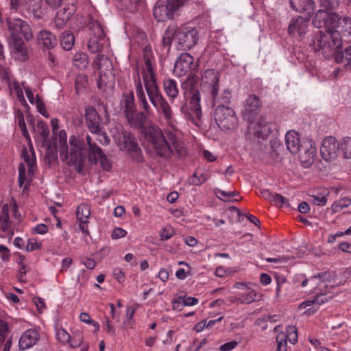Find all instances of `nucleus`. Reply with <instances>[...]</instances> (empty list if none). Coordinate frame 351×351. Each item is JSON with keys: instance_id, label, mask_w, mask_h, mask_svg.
I'll use <instances>...</instances> for the list:
<instances>
[{"instance_id": "1", "label": "nucleus", "mask_w": 351, "mask_h": 351, "mask_svg": "<svg viewBox=\"0 0 351 351\" xmlns=\"http://www.w3.org/2000/svg\"><path fill=\"white\" fill-rule=\"evenodd\" d=\"M135 79V89L137 99L144 112L134 111L125 116L128 123L134 128H141L144 138L152 147L158 156L169 158L173 154V149L167 141L162 130L156 124L150 123L145 126L144 123L152 111L147 102L139 75Z\"/></svg>"}, {"instance_id": "2", "label": "nucleus", "mask_w": 351, "mask_h": 351, "mask_svg": "<svg viewBox=\"0 0 351 351\" xmlns=\"http://www.w3.org/2000/svg\"><path fill=\"white\" fill-rule=\"evenodd\" d=\"M145 88L152 104L155 108L158 114L160 116L169 128L165 130L167 141L173 149V154H176L179 157L186 156V148L184 143L178 137L177 130L175 127L176 119L172 108L162 95L156 82L145 84Z\"/></svg>"}, {"instance_id": "3", "label": "nucleus", "mask_w": 351, "mask_h": 351, "mask_svg": "<svg viewBox=\"0 0 351 351\" xmlns=\"http://www.w3.org/2000/svg\"><path fill=\"white\" fill-rule=\"evenodd\" d=\"M262 106L261 99L257 95L251 94L248 95L243 104L241 116L243 120L251 123L248 127V138L257 141L266 139L271 132L272 123L267 120L265 117H260L254 123L261 111Z\"/></svg>"}, {"instance_id": "4", "label": "nucleus", "mask_w": 351, "mask_h": 351, "mask_svg": "<svg viewBox=\"0 0 351 351\" xmlns=\"http://www.w3.org/2000/svg\"><path fill=\"white\" fill-rule=\"evenodd\" d=\"M55 143L59 152L61 160L68 165H75L79 173L83 171L86 161L85 142L72 135L67 143V136L65 130H62L56 134Z\"/></svg>"}, {"instance_id": "5", "label": "nucleus", "mask_w": 351, "mask_h": 351, "mask_svg": "<svg viewBox=\"0 0 351 351\" xmlns=\"http://www.w3.org/2000/svg\"><path fill=\"white\" fill-rule=\"evenodd\" d=\"M315 51H319L325 58L333 56L342 45L341 34L337 29L317 32L312 40Z\"/></svg>"}, {"instance_id": "6", "label": "nucleus", "mask_w": 351, "mask_h": 351, "mask_svg": "<svg viewBox=\"0 0 351 351\" xmlns=\"http://www.w3.org/2000/svg\"><path fill=\"white\" fill-rule=\"evenodd\" d=\"M197 79V75L190 74L182 84V88L184 92L185 97H186L187 92L190 93L191 95L189 96V109L186 105H183L180 108V111L187 117L195 116L196 118L199 119L202 117L201 95L199 91L195 88Z\"/></svg>"}, {"instance_id": "7", "label": "nucleus", "mask_w": 351, "mask_h": 351, "mask_svg": "<svg viewBox=\"0 0 351 351\" xmlns=\"http://www.w3.org/2000/svg\"><path fill=\"white\" fill-rule=\"evenodd\" d=\"M188 0H160L156 3L153 13L158 21L172 19L174 14Z\"/></svg>"}, {"instance_id": "8", "label": "nucleus", "mask_w": 351, "mask_h": 351, "mask_svg": "<svg viewBox=\"0 0 351 351\" xmlns=\"http://www.w3.org/2000/svg\"><path fill=\"white\" fill-rule=\"evenodd\" d=\"M8 29L10 32V38H21V34L25 40L29 42L33 38V32L28 23L19 18L6 19Z\"/></svg>"}, {"instance_id": "9", "label": "nucleus", "mask_w": 351, "mask_h": 351, "mask_svg": "<svg viewBox=\"0 0 351 351\" xmlns=\"http://www.w3.org/2000/svg\"><path fill=\"white\" fill-rule=\"evenodd\" d=\"M199 40L197 30L193 27H184L177 29L176 33V42L180 50H189L193 47Z\"/></svg>"}, {"instance_id": "10", "label": "nucleus", "mask_w": 351, "mask_h": 351, "mask_svg": "<svg viewBox=\"0 0 351 351\" xmlns=\"http://www.w3.org/2000/svg\"><path fill=\"white\" fill-rule=\"evenodd\" d=\"M215 119L218 126L223 130L234 129L237 118L232 108L228 106L221 105L215 108Z\"/></svg>"}, {"instance_id": "11", "label": "nucleus", "mask_w": 351, "mask_h": 351, "mask_svg": "<svg viewBox=\"0 0 351 351\" xmlns=\"http://www.w3.org/2000/svg\"><path fill=\"white\" fill-rule=\"evenodd\" d=\"M221 73L215 69L205 70L201 76L200 87L204 93L208 95L219 89Z\"/></svg>"}, {"instance_id": "12", "label": "nucleus", "mask_w": 351, "mask_h": 351, "mask_svg": "<svg viewBox=\"0 0 351 351\" xmlns=\"http://www.w3.org/2000/svg\"><path fill=\"white\" fill-rule=\"evenodd\" d=\"M112 136L117 145L121 150L127 151L136 144L134 137L130 132L124 130L121 123H117L111 130Z\"/></svg>"}, {"instance_id": "13", "label": "nucleus", "mask_w": 351, "mask_h": 351, "mask_svg": "<svg viewBox=\"0 0 351 351\" xmlns=\"http://www.w3.org/2000/svg\"><path fill=\"white\" fill-rule=\"evenodd\" d=\"M313 26L316 28H326V30L335 29L338 26V15L319 10L313 19Z\"/></svg>"}, {"instance_id": "14", "label": "nucleus", "mask_w": 351, "mask_h": 351, "mask_svg": "<svg viewBox=\"0 0 351 351\" xmlns=\"http://www.w3.org/2000/svg\"><path fill=\"white\" fill-rule=\"evenodd\" d=\"M320 154L325 161L336 160L339 154V144L336 138L332 136L324 138L320 147Z\"/></svg>"}, {"instance_id": "15", "label": "nucleus", "mask_w": 351, "mask_h": 351, "mask_svg": "<svg viewBox=\"0 0 351 351\" xmlns=\"http://www.w3.org/2000/svg\"><path fill=\"white\" fill-rule=\"evenodd\" d=\"M143 58L145 64V69L141 71L143 80L145 84L156 82L152 63L154 60V55L150 45H146L143 49Z\"/></svg>"}, {"instance_id": "16", "label": "nucleus", "mask_w": 351, "mask_h": 351, "mask_svg": "<svg viewBox=\"0 0 351 351\" xmlns=\"http://www.w3.org/2000/svg\"><path fill=\"white\" fill-rule=\"evenodd\" d=\"M10 52L14 60L25 62L29 58L27 47L22 38H10Z\"/></svg>"}, {"instance_id": "17", "label": "nucleus", "mask_w": 351, "mask_h": 351, "mask_svg": "<svg viewBox=\"0 0 351 351\" xmlns=\"http://www.w3.org/2000/svg\"><path fill=\"white\" fill-rule=\"evenodd\" d=\"M335 274L332 272L324 271L319 274L317 276H313L310 278V283L314 287V293L317 291H322L324 289H328V287L335 286V282H332Z\"/></svg>"}, {"instance_id": "18", "label": "nucleus", "mask_w": 351, "mask_h": 351, "mask_svg": "<svg viewBox=\"0 0 351 351\" xmlns=\"http://www.w3.org/2000/svg\"><path fill=\"white\" fill-rule=\"evenodd\" d=\"M303 151L300 155V160L302 166L305 168L310 167L314 162L317 153L315 143L312 139H308L302 145Z\"/></svg>"}, {"instance_id": "19", "label": "nucleus", "mask_w": 351, "mask_h": 351, "mask_svg": "<svg viewBox=\"0 0 351 351\" xmlns=\"http://www.w3.org/2000/svg\"><path fill=\"white\" fill-rule=\"evenodd\" d=\"M309 20L310 18L308 16L304 18L299 16L293 18L289 25V33L293 36L298 35L299 36H302L307 32Z\"/></svg>"}, {"instance_id": "20", "label": "nucleus", "mask_w": 351, "mask_h": 351, "mask_svg": "<svg viewBox=\"0 0 351 351\" xmlns=\"http://www.w3.org/2000/svg\"><path fill=\"white\" fill-rule=\"evenodd\" d=\"M10 207L4 204L0 210V236L7 237L14 234L12 222L9 217Z\"/></svg>"}, {"instance_id": "21", "label": "nucleus", "mask_w": 351, "mask_h": 351, "mask_svg": "<svg viewBox=\"0 0 351 351\" xmlns=\"http://www.w3.org/2000/svg\"><path fill=\"white\" fill-rule=\"evenodd\" d=\"M194 58L188 53H182L176 60L173 71L177 75H184L189 72L193 64Z\"/></svg>"}, {"instance_id": "22", "label": "nucleus", "mask_w": 351, "mask_h": 351, "mask_svg": "<svg viewBox=\"0 0 351 351\" xmlns=\"http://www.w3.org/2000/svg\"><path fill=\"white\" fill-rule=\"evenodd\" d=\"M40 339V333L36 328L26 330L21 336L19 346L21 350H26L34 346Z\"/></svg>"}, {"instance_id": "23", "label": "nucleus", "mask_w": 351, "mask_h": 351, "mask_svg": "<svg viewBox=\"0 0 351 351\" xmlns=\"http://www.w3.org/2000/svg\"><path fill=\"white\" fill-rule=\"evenodd\" d=\"M90 215V209L88 205L81 204L77 208L76 217L79 221V228L84 236L89 235L88 223Z\"/></svg>"}, {"instance_id": "24", "label": "nucleus", "mask_w": 351, "mask_h": 351, "mask_svg": "<svg viewBox=\"0 0 351 351\" xmlns=\"http://www.w3.org/2000/svg\"><path fill=\"white\" fill-rule=\"evenodd\" d=\"M86 125L90 132H95L101 128V119L96 109L89 106L85 109Z\"/></svg>"}, {"instance_id": "25", "label": "nucleus", "mask_w": 351, "mask_h": 351, "mask_svg": "<svg viewBox=\"0 0 351 351\" xmlns=\"http://www.w3.org/2000/svg\"><path fill=\"white\" fill-rule=\"evenodd\" d=\"M212 106L217 107L221 105L226 106L230 104L232 98V90L229 88L223 89L219 93V89L209 95Z\"/></svg>"}, {"instance_id": "26", "label": "nucleus", "mask_w": 351, "mask_h": 351, "mask_svg": "<svg viewBox=\"0 0 351 351\" xmlns=\"http://www.w3.org/2000/svg\"><path fill=\"white\" fill-rule=\"evenodd\" d=\"M291 8L300 13H304L306 16L311 18L315 8L313 0H289Z\"/></svg>"}, {"instance_id": "27", "label": "nucleus", "mask_w": 351, "mask_h": 351, "mask_svg": "<svg viewBox=\"0 0 351 351\" xmlns=\"http://www.w3.org/2000/svg\"><path fill=\"white\" fill-rule=\"evenodd\" d=\"M37 40L43 49H53L57 44L56 36L48 30L40 31L37 34Z\"/></svg>"}, {"instance_id": "28", "label": "nucleus", "mask_w": 351, "mask_h": 351, "mask_svg": "<svg viewBox=\"0 0 351 351\" xmlns=\"http://www.w3.org/2000/svg\"><path fill=\"white\" fill-rule=\"evenodd\" d=\"M75 3L76 2L73 1L67 8H64L56 13L55 24L57 27L62 28L71 15L74 14L75 12Z\"/></svg>"}, {"instance_id": "29", "label": "nucleus", "mask_w": 351, "mask_h": 351, "mask_svg": "<svg viewBox=\"0 0 351 351\" xmlns=\"http://www.w3.org/2000/svg\"><path fill=\"white\" fill-rule=\"evenodd\" d=\"M115 83V76L113 71L99 72L97 86L99 89L107 91L111 90Z\"/></svg>"}, {"instance_id": "30", "label": "nucleus", "mask_w": 351, "mask_h": 351, "mask_svg": "<svg viewBox=\"0 0 351 351\" xmlns=\"http://www.w3.org/2000/svg\"><path fill=\"white\" fill-rule=\"evenodd\" d=\"M285 144L287 149L293 154L298 153L302 147L298 132L290 130L285 135Z\"/></svg>"}, {"instance_id": "31", "label": "nucleus", "mask_w": 351, "mask_h": 351, "mask_svg": "<svg viewBox=\"0 0 351 351\" xmlns=\"http://www.w3.org/2000/svg\"><path fill=\"white\" fill-rule=\"evenodd\" d=\"M42 0H24V7L29 14L36 19H42L44 11L42 8Z\"/></svg>"}, {"instance_id": "32", "label": "nucleus", "mask_w": 351, "mask_h": 351, "mask_svg": "<svg viewBox=\"0 0 351 351\" xmlns=\"http://www.w3.org/2000/svg\"><path fill=\"white\" fill-rule=\"evenodd\" d=\"M85 143L88 145V156L90 162L96 164L99 161V158L104 154L102 149L94 142L92 138L87 135L86 136Z\"/></svg>"}, {"instance_id": "33", "label": "nucleus", "mask_w": 351, "mask_h": 351, "mask_svg": "<svg viewBox=\"0 0 351 351\" xmlns=\"http://www.w3.org/2000/svg\"><path fill=\"white\" fill-rule=\"evenodd\" d=\"M315 293L317 295L313 300L303 302L300 304V307L301 308H306L312 304L321 305L328 302L332 298L331 293L329 291H324V289L322 291H317V293Z\"/></svg>"}, {"instance_id": "34", "label": "nucleus", "mask_w": 351, "mask_h": 351, "mask_svg": "<svg viewBox=\"0 0 351 351\" xmlns=\"http://www.w3.org/2000/svg\"><path fill=\"white\" fill-rule=\"evenodd\" d=\"M123 99L122 101L123 112L125 116L133 113L136 110V107L134 103V95L132 91L123 95Z\"/></svg>"}, {"instance_id": "35", "label": "nucleus", "mask_w": 351, "mask_h": 351, "mask_svg": "<svg viewBox=\"0 0 351 351\" xmlns=\"http://www.w3.org/2000/svg\"><path fill=\"white\" fill-rule=\"evenodd\" d=\"M240 302L242 304H250L260 298L258 291L252 286L250 288H247V290L239 293Z\"/></svg>"}, {"instance_id": "36", "label": "nucleus", "mask_w": 351, "mask_h": 351, "mask_svg": "<svg viewBox=\"0 0 351 351\" xmlns=\"http://www.w3.org/2000/svg\"><path fill=\"white\" fill-rule=\"evenodd\" d=\"M163 86L167 95L170 99H175L178 95V88L176 82L173 79L165 80L163 82Z\"/></svg>"}, {"instance_id": "37", "label": "nucleus", "mask_w": 351, "mask_h": 351, "mask_svg": "<svg viewBox=\"0 0 351 351\" xmlns=\"http://www.w3.org/2000/svg\"><path fill=\"white\" fill-rule=\"evenodd\" d=\"M94 63L96 64L99 72L112 71V63L109 58L104 55L98 56L94 60Z\"/></svg>"}, {"instance_id": "38", "label": "nucleus", "mask_w": 351, "mask_h": 351, "mask_svg": "<svg viewBox=\"0 0 351 351\" xmlns=\"http://www.w3.org/2000/svg\"><path fill=\"white\" fill-rule=\"evenodd\" d=\"M335 55V61L337 63L344 64L346 66H348L351 62V46L346 47L343 51H340L339 48Z\"/></svg>"}, {"instance_id": "39", "label": "nucleus", "mask_w": 351, "mask_h": 351, "mask_svg": "<svg viewBox=\"0 0 351 351\" xmlns=\"http://www.w3.org/2000/svg\"><path fill=\"white\" fill-rule=\"evenodd\" d=\"M105 44V38L90 36V39L88 43V48L90 52L95 53L100 51Z\"/></svg>"}, {"instance_id": "40", "label": "nucleus", "mask_w": 351, "mask_h": 351, "mask_svg": "<svg viewBox=\"0 0 351 351\" xmlns=\"http://www.w3.org/2000/svg\"><path fill=\"white\" fill-rule=\"evenodd\" d=\"M209 178L210 175L208 173L196 171L189 178V183L191 185L199 186L206 182Z\"/></svg>"}, {"instance_id": "41", "label": "nucleus", "mask_w": 351, "mask_h": 351, "mask_svg": "<svg viewBox=\"0 0 351 351\" xmlns=\"http://www.w3.org/2000/svg\"><path fill=\"white\" fill-rule=\"evenodd\" d=\"M73 65L78 69L84 70L88 64V59L86 53L83 52L76 53L73 58Z\"/></svg>"}, {"instance_id": "42", "label": "nucleus", "mask_w": 351, "mask_h": 351, "mask_svg": "<svg viewBox=\"0 0 351 351\" xmlns=\"http://www.w3.org/2000/svg\"><path fill=\"white\" fill-rule=\"evenodd\" d=\"M88 28L91 32L90 36L105 38V33L101 25L97 21L90 19L88 23Z\"/></svg>"}, {"instance_id": "43", "label": "nucleus", "mask_w": 351, "mask_h": 351, "mask_svg": "<svg viewBox=\"0 0 351 351\" xmlns=\"http://www.w3.org/2000/svg\"><path fill=\"white\" fill-rule=\"evenodd\" d=\"M88 28L91 32L90 36L105 38V33L101 25L97 21L90 19L88 23Z\"/></svg>"}, {"instance_id": "44", "label": "nucleus", "mask_w": 351, "mask_h": 351, "mask_svg": "<svg viewBox=\"0 0 351 351\" xmlns=\"http://www.w3.org/2000/svg\"><path fill=\"white\" fill-rule=\"evenodd\" d=\"M198 303V300L194 297L179 296L177 300L173 301L174 308H178L180 306H193Z\"/></svg>"}, {"instance_id": "45", "label": "nucleus", "mask_w": 351, "mask_h": 351, "mask_svg": "<svg viewBox=\"0 0 351 351\" xmlns=\"http://www.w3.org/2000/svg\"><path fill=\"white\" fill-rule=\"evenodd\" d=\"M339 152L342 153L344 158L351 159V137H344L339 143Z\"/></svg>"}, {"instance_id": "46", "label": "nucleus", "mask_w": 351, "mask_h": 351, "mask_svg": "<svg viewBox=\"0 0 351 351\" xmlns=\"http://www.w3.org/2000/svg\"><path fill=\"white\" fill-rule=\"evenodd\" d=\"M75 38L72 33L64 32L60 36V44L65 50H70L73 46Z\"/></svg>"}, {"instance_id": "47", "label": "nucleus", "mask_w": 351, "mask_h": 351, "mask_svg": "<svg viewBox=\"0 0 351 351\" xmlns=\"http://www.w3.org/2000/svg\"><path fill=\"white\" fill-rule=\"evenodd\" d=\"M336 28L339 29H338L339 32L341 31L345 34L351 36V18L346 16L341 19L338 16V26H336Z\"/></svg>"}, {"instance_id": "48", "label": "nucleus", "mask_w": 351, "mask_h": 351, "mask_svg": "<svg viewBox=\"0 0 351 351\" xmlns=\"http://www.w3.org/2000/svg\"><path fill=\"white\" fill-rule=\"evenodd\" d=\"M328 191L324 190L322 192H315L311 195L314 204L319 206H324L327 203V196Z\"/></svg>"}, {"instance_id": "49", "label": "nucleus", "mask_w": 351, "mask_h": 351, "mask_svg": "<svg viewBox=\"0 0 351 351\" xmlns=\"http://www.w3.org/2000/svg\"><path fill=\"white\" fill-rule=\"evenodd\" d=\"M351 205V198L343 197L339 200L335 201L331 206L332 213H339L343 208H346Z\"/></svg>"}, {"instance_id": "50", "label": "nucleus", "mask_w": 351, "mask_h": 351, "mask_svg": "<svg viewBox=\"0 0 351 351\" xmlns=\"http://www.w3.org/2000/svg\"><path fill=\"white\" fill-rule=\"evenodd\" d=\"M216 193L219 195V197L224 202L238 201L239 199V198H235V197H239V194L237 191H226L217 189Z\"/></svg>"}, {"instance_id": "51", "label": "nucleus", "mask_w": 351, "mask_h": 351, "mask_svg": "<svg viewBox=\"0 0 351 351\" xmlns=\"http://www.w3.org/2000/svg\"><path fill=\"white\" fill-rule=\"evenodd\" d=\"M12 338L9 324L5 320H0V343H3L8 339Z\"/></svg>"}, {"instance_id": "52", "label": "nucleus", "mask_w": 351, "mask_h": 351, "mask_svg": "<svg viewBox=\"0 0 351 351\" xmlns=\"http://www.w3.org/2000/svg\"><path fill=\"white\" fill-rule=\"evenodd\" d=\"M23 83L20 84L18 82H13V87L12 90L15 92L17 98L19 99L20 103L21 105H23L25 108H29V106L26 102L25 98L23 95Z\"/></svg>"}, {"instance_id": "53", "label": "nucleus", "mask_w": 351, "mask_h": 351, "mask_svg": "<svg viewBox=\"0 0 351 351\" xmlns=\"http://www.w3.org/2000/svg\"><path fill=\"white\" fill-rule=\"evenodd\" d=\"M22 157L29 167V173H33V169L34 167L36 158L34 156V152L28 153L26 149H23L22 151Z\"/></svg>"}, {"instance_id": "54", "label": "nucleus", "mask_w": 351, "mask_h": 351, "mask_svg": "<svg viewBox=\"0 0 351 351\" xmlns=\"http://www.w3.org/2000/svg\"><path fill=\"white\" fill-rule=\"evenodd\" d=\"M176 31L174 28L168 27L165 32L164 33L162 38V45L165 47H167L168 50L169 49L173 38L176 37Z\"/></svg>"}, {"instance_id": "55", "label": "nucleus", "mask_w": 351, "mask_h": 351, "mask_svg": "<svg viewBox=\"0 0 351 351\" xmlns=\"http://www.w3.org/2000/svg\"><path fill=\"white\" fill-rule=\"evenodd\" d=\"M130 154V156L132 158L133 160H134L136 162H141L143 160V157L142 154L141 149H140L138 143L134 144V146H132V149H129L127 150Z\"/></svg>"}, {"instance_id": "56", "label": "nucleus", "mask_w": 351, "mask_h": 351, "mask_svg": "<svg viewBox=\"0 0 351 351\" xmlns=\"http://www.w3.org/2000/svg\"><path fill=\"white\" fill-rule=\"evenodd\" d=\"M83 336L80 331H75L71 335V340L69 343L72 348L80 347L83 343Z\"/></svg>"}, {"instance_id": "57", "label": "nucleus", "mask_w": 351, "mask_h": 351, "mask_svg": "<svg viewBox=\"0 0 351 351\" xmlns=\"http://www.w3.org/2000/svg\"><path fill=\"white\" fill-rule=\"evenodd\" d=\"M95 136V139L103 145H108L110 143V138L106 132L101 128L95 132H91Z\"/></svg>"}, {"instance_id": "58", "label": "nucleus", "mask_w": 351, "mask_h": 351, "mask_svg": "<svg viewBox=\"0 0 351 351\" xmlns=\"http://www.w3.org/2000/svg\"><path fill=\"white\" fill-rule=\"evenodd\" d=\"M286 335L287 341H289V342L292 344H294L298 341V332L297 328L294 326H289L287 328L286 333H285Z\"/></svg>"}, {"instance_id": "59", "label": "nucleus", "mask_w": 351, "mask_h": 351, "mask_svg": "<svg viewBox=\"0 0 351 351\" xmlns=\"http://www.w3.org/2000/svg\"><path fill=\"white\" fill-rule=\"evenodd\" d=\"M56 339L63 343H69V341L71 340V335L63 328H56Z\"/></svg>"}, {"instance_id": "60", "label": "nucleus", "mask_w": 351, "mask_h": 351, "mask_svg": "<svg viewBox=\"0 0 351 351\" xmlns=\"http://www.w3.org/2000/svg\"><path fill=\"white\" fill-rule=\"evenodd\" d=\"M87 85V77L84 74L77 75L75 78V90L77 94Z\"/></svg>"}, {"instance_id": "61", "label": "nucleus", "mask_w": 351, "mask_h": 351, "mask_svg": "<svg viewBox=\"0 0 351 351\" xmlns=\"http://www.w3.org/2000/svg\"><path fill=\"white\" fill-rule=\"evenodd\" d=\"M277 348L276 351H287V341L284 332H280L276 336Z\"/></svg>"}, {"instance_id": "62", "label": "nucleus", "mask_w": 351, "mask_h": 351, "mask_svg": "<svg viewBox=\"0 0 351 351\" xmlns=\"http://www.w3.org/2000/svg\"><path fill=\"white\" fill-rule=\"evenodd\" d=\"M42 244L38 242L34 238H29L27 239V244L25 245V250L27 252H32L41 248Z\"/></svg>"}, {"instance_id": "63", "label": "nucleus", "mask_w": 351, "mask_h": 351, "mask_svg": "<svg viewBox=\"0 0 351 351\" xmlns=\"http://www.w3.org/2000/svg\"><path fill=\"white\" fill-rule=\"evenodd\" d=\"M25 259V256L19 254L16 260V263L20 266L19 273L21 276L25 275L27 271Z\"/></svg>"}, {"instance_id": "64", "label": "nucleus", "mask_w": 351, "mask_h": 351, "mask_svg": "<svg viewBox=\"0 0 351 351\" xmlns=\"http://www.w3.org/2000/svg\"><path fill=\"white\" fill-rule=\"evenodd\" d=\"M175 234V231L171 226H167L165 227L160 232V236L161 240H168L171 238Z\"/></svg>"}]
</instances>
